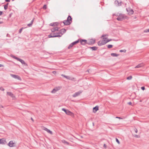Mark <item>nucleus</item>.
Returning a JSON list of instances; mask_svg holds the SVG:
<instances>
[{"instance_id": "b1692460", "label": "nucleus", "mask_w": 149, "mask_h": 149, "mask_svg": "<svg viewBox=\"0 0 149 149\" xmlns=\"http://www.w3.org/2000/svg\"><path fill=\"white\" fill-rule=\"evenodd\" d=\"M89 48L93 50H96L97 49V47H89Z\"/></svg>"}, {"instance_id": "aec40b11", "label": "nucleus", "mask_w": 149, "mask_h": 149, "mask_svg": "<svg viewBox=\"0 0 149 149\" xmlns=\"http://www.w3.org/2000/svg\"><path fill=\"white\" fill-rule=\"evenodd\" d=\"M7 95H8L12 97H15L13 94L11 92H7Z\"/></svg>"}, {"instance_id": "c03bdc74", "label": "nucleus", "mask_w": 149, "mask_h": 149, "mask_svg": "<svg viewBox=\"0 0 149 149\" xmlns=\"http://www.w3.org/2000/svg\"><path fill=\"white\" fill-rule=\"evenodd\" d=\"M8 6H6L5 5H4V9L5 10H6L8 8Z\"/></svg>"}, {"instance_id": "bb28decb", "label": "nucleus", "mask_w": 149, "mask_h": 149, "mask_svg": "<svg viewBox=\"0 0 149 149\" xmlns=\"http://www.w3.org/2000/svg\"><path fill=\"white\" fill-rule=\"evenodd\" d=\"M62 142L66 144L67 145H69V143L66 141L65 140H63L62 141Z\"/></svg>"}, {"instance_id": "c85d7f7f", "label": "nucleus", "mask_w": 149, "mask_h": 149, "mask_svg": "<svg viewBox=\"0 0 149 149\" xmlns=\"http://www.w3.org/2000/svg\"><path fill=\"white\" fill-rule=\"evenodd\" d=\"M132 76H130L127 77V80H131L132 79Z\"/></svg>"}, {"instance_id": "a19ab883", "label": "nucleus", "mask_w": 149, "mask_h": 149, "mask_svg": "<svg viewBox=\"0 0 149 149\" xmlns=\"http://www.w3.org/2000/svg\"><path fill=\"white\" fill-rule=\"evenodd\" d=\"M23 28H22L20 29L19 30V33H21L23 29Z\"/></svg>"}, {"instance_id": "ddd939ff", "label": "nucleus", "mask_w": 149, "mask_h": 149, "mask_svg": "<svg viewBox=\"0 0 149 149\" xmlns=\"http://www.w3.org/2000/svg\"><path fill=\"white\" fill-rule=\"evenodd\" d=\"M66 31V30L65 29H62L60 30L59 31V33L60 34H61L62 35L63 34H64Z\"/></svg>"}, {"instance_id": "39448f33", "label": "nucleus", "mask_w": 149, "mask_h": 149, "mask_svg": "<svg viewBox=\"0 0 149 149\" xmlns=\"http://www.w3.org/2000/svg\"><path fill=\"white\" fill-rule=\"evenodd\" d=\"M124 18V15L120 14L118 17L116 18V19L118 21H122Z\"/></svg>"}, {"instance_id": "f257e3e1", "label": "nucleus", "mask_w": 149, "mask_h": 149, "mask_svg": "<svg viewBox=\"0 0 149 149\" xmlns=\"http://www.w3.org/2000/svg\"><path fill=\"white\" fill-rule=\"evenodd\" d=\"M72 18L70 15H69L66 20L63 21V23L65 25H69L72 22Z\"/></svg>"}, {"instance_id": "6e6d98bb", "label": "nucleus", "mask_w": 149, "mask_h": 149, "mask_svg": "<svg viewBox=\"0 0 149 149\" xmlns=\"http://www.w3.org/2000/svg\"><path fill=\"white\" fill-rule=\"evenodd\" d=\"M54 74H55L56 73V71H54L52 72Z\"/></svg>"}, {"instance_id": "cd10ccee", "label": "nucleus", "mask_w": 149, "mask_h": 149, "mask_svg": "<svg viewBox=\"0 0 149 149\" xmlns=\"http://www.w3.org/2000/svg\"><path fill=\"white\" fill-rule=\"evenodd\" d=\"M113 46L111 45H109L107 46V47L108 48L110 49Z\"/></svg>"}, {"instance_id": "e433bc0d", "label": "nucleus", "mask_w": 149, "mask_h": 149, "mask_svg": "<svg viewBox=\"0 0 149 149\" xmlns=\"http://www.w3.org/2000/svg\"><path fill=\"white\" fill-rule=\"evenodd\" d=\"M116 142L118 144H120V142L119 141V140L118 139H117V138H116Z\"/></svg>"}, {"instance_id": "a18cd8bd", "label": "nucleus", "mask_w": 149, "mask_h": 149, "mask_svg": "<svg viewBox=\"0 0 149 149\" xmlns=\"http://www.w3.org/2000/svg\"><path fill=\"white\" fill-rule=\"evenodd\" d=\"M141 88L142 90H144L145 89L144 86H142L141 87Z\"/></svg>"}, {"instance_id": "2f4dec72", "label": "nucleus", "mask_w": 149, "mask_h": 149, "mask_svg": "<svg viewBox=\"0 0 149 149\" xmlns=\"http://www.w3.org/2000/svg\"><path fill=\"white\" fill-rule=\"evenodd\" d=\"M53 28L55 30V31H58V29H59V28L57 27H54V28Z\"/></svg>"}, {"instance_id": "052dcab7", "label": "nucleus", "mask_w": 149, "mask_h": 149, "mask_svg": "<svg viewBox=\"0 0 149 149\" xmlns=\"http://www.w3.org/2000/svg\"><path fill=\"white\" fill-rule=\"evenodd\" d=\"M112 40V39H109V41H111Z\"/></svg>"}, {"instance_id": "4be33fe9", "label": "nucleus", "mask_w": 149, "mask_h": 149, "mask_svg": "<svg viewBox=\"0 0 149 149\" xmlns=\"http://www.w3.org/2000/svg\"><path fill=\"white\" fill-rule=\"evenodd\" d=\"M34 18L32 20L30 23L28 24L27 26L29 27H31L34 21Z\"/></svg>"}, {"instance_id": "6e6552de", "label": "nucleus", "mask_w": 149, "mask_h": 149, "mask_svg": "<svg viewBox=\"0 0 149 149\" xmlns=\"http://www.w3.org/2000/svg\"><path fill=\"white\" fill-rule=\"evenodd\" d=\"M82 92V91H79L75 93L72 95V97H76L80 95V94Z\"/></svg>"}, {"instance_id": "09e8293b", "label": "nucleus", "mask_w": 149, "mask_h": 149, "mask_svg": "<svg viewBox=\"0 0 149 149\" xmlns=\"http://www.w3.org/2000/svg\"><path fill=\"white\" fill-rule=\"evenodd\" d=\"M128 104L130 105H132V103L131 102H128Z\"/></svg>"}, {"instance_id": "9b49d317", "label": "nucleus", "mask_w": 149, "mask_h": 149, "mask_svg": "<svg viewBox=\"0 0 149 149\" xmlns=\"http://www.w3.org/2000/svg\"><path fill=\"white\" fill-rule=\"evenodd\" d=\"M6 143V142L4 138L0 139V144L4 145Z\"/></svg>"}, {"instance_id": "72a5a7b5", "label": "nucleus", "mask_w": 149, "mask_h": 149, "mask_svg": "<svg viewBox=\"0 0 149 149\" xmlns=\"http://www.w3.org/2000/svg\"><path fill=\"white\" fill-rule=\"evenodd\" d=\"M13 58L16 59H17L18 61H19V58H18L17 57H16L15 56H13Z\"/></svg>"}, {"instance_id": "13d9d810", "label": "nucleus", "mask_w": 149, "mask_h": 149, "mask_svg": "<svg viewBox=\"0 0 149 149\" xmlns=\"http://www.w3.org/2000/svg\"><path fill=\"white\" fill-rule=\"evenodd\" d=\"M74 79V78H72V79L70 78V79L71 80H73Z\"/></svg>"}, {"instance_id": "3c124183", "label": "nucleus", "mask_w": 149, "mask_h": 149, "mask_svg": "<svg viewBox=\"0 0 149 149\" xmlns=\"http://www.w3.org/2000/svg\"><path fill=\"white\" fill-rule=\"evenodd\" d=\"M107 146L105 144H104V146H103V147L104 148H107Z\"/></svg>"}, {"instance_id": "bf43d9fd", "label": "nucleus", "mask_w": 149, "mask_h": 149, "mask_svg": "<svg viewBox=\"0 0 149 149\" xmlns=\"http://www.w3.org/2000/svg\"><path fill=\"white\" fill-rule=\"evenodd\" d=\"M2 23H3V22L0 21V24H2Z\"/></svg>"}, {"instance_id": "9d476101", "label": "nucleus", "mask_w": 149, "mask_h": 149, "mask_svg": "<svg viewBox=\"0 0 149 149\" xmlns=\"http://www.w3.org/2000/svg\"><path fill=\"white\" fill-rule=\"evenodd\" d=\"M53 36V37H61V35H59L60 33L59 32L58 33H55L54 32L52 33Z\"/></svg>"}, {"instance_id": "5fc2aeb1", "label": "nucleus", "mask_w": 149, "mask_h": 149, "mask_svg": "<svg viewBox=\"0 0 149 149\" xmlns=\"http://www.w3.org/2000/svg\"><path fill=\"white\" fill-rule=\"evenodd\" d=\"M3 65L0 64V67H3Z\"/></svg>"}, {"instance_id": "c756f323", "label": "nucleus", "mask_w": 149, "mask_h": 149, "mask_svg": "<svg viewBox=\"0 0 149 149\" xmlns=\"http://www.w3.org/2000/svg\"><path fill=\"white\" fill-rule=\"evenodd\" d=\"M108 36V34H103L102 35L101 38L103 37V38H104V37Z\"/></svg>"}, {"instance_id": "4d7b16f0", "label": "nucleus", "mask_w": 149, "mask_h": 149, "mask_svg": "<svg viewBox=\"0 0 149 149\" xmlns=\"http://www.w3.org/2000/svg\"><path fill=\"white\" fill-rule=\"evenodd\" d=\"M8 3H7L6 5H5L6 6H7L8 7Z\"/></svg>"}, {"instance_id": "a211bd4d", "label": "nucleus", "mask_w": 149, "mask_h": 149, "mask_svg": "<svg viewBox=\"0 0 149 149\" xmlns=\"http://www.w3.org/2000/svg\"><path fill=\"white\" fill-rule=\"evenodd\" d=\"M44 130L46 131L48 133L51 134H52V131H51V130H50L49 129H48L47 128L44 127Z\"/></svg>"}, {"instance_id": "338daca9", "label": "nucleus", "mask_w": 149, "mask_h": 149, "mask_svg": "<svg viewBox=\"0 0 149 149\" xmlns=\"http://www.w3.org/2000/svg\"><path fill=\"white\" fill-rule=\"evenodd\" d=\"M15 0H12V1H14Z\"/></svg>"}, {"instance_id": "473e14b6", "label": "nucleus", "mask_w": 149, "mask_h": 149, "mask_svg": "<svg viewBox=\"0 0 149 149\" xmlns=\"http://www.w3.org/2000/svg\"><path fill=\"white\" fill-rule=\"evenodd\" d=\"M144 32L145 33H147L149 32V29H146L144 31Z\"/></svg>"}, {"instance_id": "4468645a", "label": "nucleus", "mask_w": 149, "mask_h": 149, "mask_svg": "<svg viewBox=\"0 0 149 149\" xmlns=\"http://www.w3.org/2000/svg\"><path fill=\"white\" fill-rule=\"evenodd\" d=\"M60 89V87H56L54 88L51 91L52 93H55Z\"/></svg>"}, {"instance_id": "f03ea898", "label": "nucleus", "mask_w": 149, "mask_h": 149, "mask_svg": "<svg viewBox=\"0 0 149 149\" xmlns=\"http://www.w3.org/2000/svg\"><path fill=\"white\" fill-rule=\"evenodd\" d=\"M107 38H103L101 41H100L98 42L97 44L99 46H101L106 44V40L107 39Z\"/></svg>"}, {"instance_id": "864d4df0", "label": "nucleus", "mask_w": 149, "mask_h": 149, "mask_svg": "<svg viewBox=\"0 0 149 149\" xmlns=\"http://www.w3.org/2000/svg\"><path fill=\"white\" fill-rule=\"evenodd\" d=\"M7 37H10V35L8 33H7L6 35Z\"/></svg>"}, {"instance_id": "f8f14e48", "label": "nucleus", "mask_w": 149, "mask_h": 149, "mask_svg": "<svg viewBox=\"0 0 149 149\" xmlns=\"http://www.w3.org/2000/svg\"><path fill=\"white\" fill-rule=\"evenodd\" d=\"M126 10L127 12H129V13L130 15H132L133 14L134 11L133 10L131 9H130V8H126Z\"/></svg>"}, {"instance_id": "8fccbe9b", "label": "nucleus", "mask_w": 149, "mask_h": 149, "mask_svg": "<svg viewBox=\"0 0 149 149\" xmlns=\"http://www.w3.org/2000/svg\"><path fill=\"white\" fill-rule=\"evenodd\" d=\"M5 1L6 2H10V0H5Z\"/></svg>"}, {"instance_id": "a878e982", "label": "nucleus", "mask_w": 149, "mask_h": 149, "mask_svg": "<svg viewBox=\"0 0 149 149\" xmlns=\"http://www.w3.org/2000/svg\"><path fill=\"white\" fill-rule=\"evenodd\" d=\"M61 75L63 77H64L65 78L67 79H70V77L69 76H67L63 74H62Z\"/></svg>"}, {"instance_id": "ea45409f", "label": "nucleus", "mask_w": 149, "mask_h": 149, "mask_svg": "<svg viewBox=\"0 0 149 149\" xmlns=\"http://www.w3.org/2000/svg\"><path fill=\"white\" fill-rule=\"evenodd\" d=\"M120 14H119V13L115 14L114 15H113L116 16H118H118H119V15Z\"/></svg>"}, {"instance_id": "0eeeda50", "label": "nucleus", "mask_w": 149, "mask_h": 149, "mask_svg": "<svg viewBox=\"0 0 149 149\" xmlns=\"http://www.w3.org/2000/svg\"><path fill=\"white\" fill-rule=\"evenodd\" d=\"M10 75L13 77L15 79H17L19 80H21V77L17 75L11 74H10Z\"/></svg>"}, {"instance_id": "f704fd0d", "label": "nucleus", "mask_w": 149, "mask_h": 149, "mask_svg": "<svg viewBox=\"0 0 149 149\" xmlns=\"http://www.w3.org/2000/svg\"><path fill=\"white\" fill-rule=\"evenodd\" d=\"M126 52V50H125V49H124V50H120V52Z\"/></svg>"}, {"instance_id": "1a4fd4ad", "label": "nucleus", "mask_w": 149, "mask_h": 149, "mask_svg": "<svg viewBox=\"0 0 149 149\" xmlns=\"http://www.w3.org/2000/svg\"><path fill=\"white\" fill-rule=\"evenodd\" d=\"M95 40L93 39H91L89 42H87V44L89 45H93L95 42Z\"/></svg>"}, {"instance_id": "423d86ee", "label": "nucleus", "mask_w": 149, "mask_h": 149, "mask_svg": "<svg viewBox=\"0 0 149 149\" xmlns=\"http://www.w3.org/2000/svg\"><path fill=\"white\" fill-rule=\"evenodd\" d=\"M79 42L82 45H84L86 44H87V40H86L79 39Z\"/></svg>"}, {"instance_id": "20e7f679", "label": "nucleus", "mask_w": 149, "mask_h": 149, "mask_svg": "<svg viewBox=\"0 0 149 149\" xmlns=\"http://www.w3.org/2000/svg\"><path fill=\"white\" fill-rule=\"evenodd\" d=\"M79 42V39L78 40L73 42L71 43L68 47V49H70L71 47H72L73 45L78 43Z\"/></svg>"}, {"instance_id": "69168bd1", "label": "nucleus", "mask_w": 149, "mask_h": 149, "mask_svg": "<svg viewBox=\"0 0 149 149\" xmlns=\"http://www.w3.org/2000/svg\"><path fill=\"white\" fill-rule=\"evenodd\" d=\"M11 14H10V15H9V16H10V17H11Z\"/></svg>"}, {"instance_id": "f3484780", "label": "nucleus", "mask_w": 149, "mask_h": 149, "mask_svg": "<svg viewBox=\"0 0 149 149\" xmlns=\"http://www.w3.org/2000/svg\"><path fill=\"white\" fill-rule=\"evenodd\" d=\"M99 110V107L97 106H96L93 108V112L95 113Z\"/></svg>"}, {"instance_id": "0e129e2a", "label": "nucleus", "mask_w": 149, "mask_h": 149, "mask_svg": "<svg viewBox=\"0 0 149 149\" xmlns=\"http://www.w3.org/2000/svg\"><path fill=\"white\" fill-rule=\"evenodd\" d=\"M93 126H94V123H93Z\"/></svg>"}, {"instance_id": "603ef678", "label": "nucleus", "mask_w": 149, "mask_h": 149, "mask_svg": "<svg viewBox=\"0 0 149 149\" xmlns=\"http://www.w3.org/2000/svg\"><path fill=\"white\" fill-rule=\"evenodd\" d=\"M2 13L3 12L0 11V15H2Z\"/></svg>"}, {"instance_id": "49530a36", "label": "nucleus", "mask_w": 149, "mask_h": 149, "mask_svg": "<svg viewBox=\"0 0 149 149\" xmlns=\"http://www.w3.org/2000/svg\"><path fill=\"white\" fill-rule=\"evenodd\" d=\"M109 42V39H107L106 40V43H107L108 42Z\"/></svg>"}, {"instance_id": "dca6fc26", "label": "nucleus", "mask_w": 149, "mask_h": 149, "mask_svg": "<svg viewBox=\"0 0 149 149\" xmlns=\"http://www.w3.org/2000/svg\"><path fill=\"white\" fill-rule=\"evenodd\" d=\"M15 144L13 141H11L9 142L8 145L10 147H13L14 146L13 145Z\"/></svg>"}, {"instance_id": "393cba45", "label": "nucleus", "mask_w": 149, "mask_h": 149, "mask_svg": "<svg viewBox=\"0 0 149 149\" xmlns=\"http://www.w3.org/2000/svg\"><path fill=\"white\" fill-rule=\"evenodd\" d=\"M111 55L112 56H117L119 55L118 54L114 53H111Z\"/></svg>"}, {"instance_id": "79ce46f5", "label": "nucleus", "mask_w": 149, "mask_h": 149, "mask_svg": "<svg viewBox=\"0 0 149 149\" xmlns=\"http://www.w3.org/2000/svg\"><path fill=\"white\" fill-rule=\"evenodd\" d=\"M51 31L52 32L54 33V32L55 31L53 28H52L51 29Z\"/></svg>"}, {"instance_id": "e2e57ef3", "label": "nucleus", "mask_w": 149, "mask_h": 149, "mask_svg": "<svg viewBox=\"0 0 149 149\" xmlns=\"http://www.w3.org/2000/svg\"><path fill=\"white\" fill-rule=\"evenodd\" d=\"M89 70H87L86 71V72H89Z\"/></svg>"}, {"instance_id": "de8ad7c7", "label": "nucleus", "mask_w": 149, "mask_h": 149, "mask_svg": "<svg viewBox=\"0 0 149 149\" xmlns=\"http://www.w3.org/2000/svg\"><path fill=\"white\" fill-rule=\"evenodd\" d=\"M116 118H119V119H122V118H121L120 117H118V116H117L116 117Z\"/></svg>"}, {"instance_id": "c9c22d12", "label": "nucleus", "mask_w": 149, "mask_h": 149, "mask_svg": "<svg viewBox=\"0 0 149 149\" xmlns=\"http://www.w3.org/2000/svg\"><path fill=\"white\" fill-rule=\"evenodd\" d=\"M134 136L135 137L137 138H140V136L139 135H137L136 134H135L134 135Z\"/></svg>"}, {"instance_id": "5701e85b", "label": "nucleus", "mask_w": 149, "mask_h": 149, "mask_svg": "<svg viewBox=\"0 0 149 149\" xmlns=\"http://www.w3.org/2000/svg\"><path fill=\"white\" fill-rule=\"evenodd\" d=\"M58 23L57 22L52 23L50 24L49 25L51 26H54L55 25L57 26Z\"/></svg>"}, {"instance_id": "7c9ffc66", "label": "nucleus", "mask_w": 149, "mask_h": 149, "mask_svg": "<svg viewBox=\"0 0 149 149\" xmlns=\"http://www.w3.org/2000/svg\"><path fill=\"white\" fill-rule=\"evenodd\" d=\"M48 37L49 38H53L52 33H51V34H49L48 36Z\"/></svg>"}, {"instance_id": "412c9836", "label": "nucleus", "mask_w": 149, "mask_h": 149, "mask_svg": "<svg viewBox=\"0 0 149 149\" xmlns=\"http://www.w3.org/2000/svg\"><path fill=\"white\" fill-rule=\"evenodd\" d=\"M143 66V63H140L138 65H136L135 67V68H139L141 67H142Z\"/></svg>"}, {"instance_id": "58836bf2", "label": "nucleus", "mask_w": 149, "mask_h": 149, "mask_svg": "<svg viewBox=\"0 0 149 149\" xmlns=\"http://www.w3.org/2000/svg\"><path fill=\"white\" fill-rule=\"evenodd\" d=\"M134 132L135 133H137L138 132V130H137V129L136 128H135L134 129Z\"/></svg>"}, {"instance_id": "4c0bfd02", "label": "nucleus", "mask_w": 149, "mask_h": 149, "mask_svg": "<svg viewBox=\"0 0 149 149\" xmlns=\"http://www.w3.org/2000/svg\"><path fill=\"white\" fill-rule=\"evenodd\" d=\"M43 8L44 9H46L47 8V6L46 5H44L43 6Z\"/></svg>"}, {"instance_id": "7ed1b4c3", "label": "nucleus", "mask_w": 149, "mask_h": 149, "mask_svg": "<svg viewBox=\"0 0 149 149\" xmlns=\"http://www.w3.org/2000/svg\"><path fill=\"white\" fill-rule=\"evenodd\" d=\"M62 110L64 111L66 114L68 115L73 116H74L73 113L68 110H66L64 108H62Z\"/></svg>"}, {"instance_id": "6ab92c4d", "label": "nucleus", "mask_w": 149, "mask_h": 149, "mask_svg": "<svg viewBox=\"0 0 149 149\" xmlns=\"http://www.w3.org/2000/svg\"><path fill=\"white\" fill-rule=\"evenodd\" d=\"M18 61L20 62L22 64H24L25 66H27V64L23 60L19 58Z\"/></svg>"}, {"instance_id": "37998d69", "label": "nucleus", "mask_w": 149, "mask_h": 149, "mask_svg": "<svg viewBox=\"0 0 149 149\" xmlns=\"http://www.w3.org/2000/svg\"><path fill=\"white\" fill-rule=\"evenodd\" d=\"M0 90H2V91H4V88H3V87H1L0 88Z\"/></svg>"}, {"instance_id": "680f3d73", "label": "nucleus", "mask_w": 149, "mask_h": 149, "mask_svg": "<svg viewBox=\"0 0 149 149\" xmlns=\"http://www.w3.org/2000/svg\"><path fill=\"white\" fill-rule=\"evenodd\" d=\"M31 119L33 121V118H31Z\"/></svg>"}, {"instance_id": "2eb2a0df", "label": "nucleus", "mask_w": 149, "mask_h": 149, "mask_svg": "<svg viewBox=\"0 0 149 149\" xmlns=\"http://www.w3.org/2000/svg\"><path fill=\"white\" fill-rule=\"evenodd\" d=\"M115 4L117 6H119L121 5V2L120 1V2H119V1L118 0H115L114 2Z\"/></svg>"}]
</instances>
